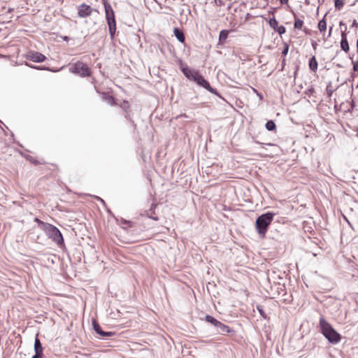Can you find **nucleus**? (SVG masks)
Wrapping results in <instances>:
<instances>
[{
    "label": "nucleus",
    "mask_w": 358,
    "mask_h": 358,
    "mask_svg": "<svg viewBox=\"0 0 358 358\" xmlns=\"http://www.w3.org/2000/svg\"><path fill=\"white\" fill-rule=\"evenodd\" d=\"M206 320L208 322L211 323L213 325H215V323L217 322V320L215 317H212L210 315H207L206 316Z\"/></svg>",
    "instance_id": "393cba45"
},
{
    "label": "nucleus",
    "mask_w": 358,
    "mask_h": 358,
    "mask_svg": "<svg viewBox=\"0 0 358 358\" xmlns=\"http://www.w3.org/2000/svg\"><path fill=\"white\" fill-rule=\"evenodd\" d=\"M268 23L269 25L274 29H276L278 27V22L275 17L271 18L268 21Z\"/></svg>",
    "instance_id": "4be33fe9"
},
{
    "label": "nucleus",
    "mask_w": 358,
    "mask_h": 358,
    "mask_svg": "<svg viewBox=\"0 0 358 358\" xmlns=\"http://www.w3.org/2000/svg\"><path fill=\"white\" fill-rule=\"evenodd\" d=\"M25 64L29 67H31V68H34V66H31L30 64H29L27 62L25 63Z\"/></svg>",
    "instance_id": "58836bf2"
},
{
    "label": "nucleus",
    "mask_w": 358,
    "mask_h": 358,
    "mask_svg": "<svg viewBox=\"0 0 358 358\" xmlns=\"http://www.w3.org/2000/svg\"><path fill=\"white\" fill-rule=\"evenodd\" d=\"M32 163H34V164H36V162L35 160H33V161H32Z\"/></svg>",
    "instance_id": "a18cd8bd"
},
{
    "label": "nucleus",
    "mask_w": 358,
    "mask_h": 358,
    "mask_svg": "<svg viewBox=\"0 0 358 358\" xmlns=\"http://www.w3.org/2000/svg\"><path fill=\"white\" fill-rule=\"evenodd\" d=\"M64 40H67V39H68V37H67V36H65V37H64Z\"/></svg>",
    "instance_id": "c03bdc74"
},
{
    "label": "nucleus",
    "mask_w": 358,
    "mask_h": 358,
    "mask_svg": "<svg viewBox=\"0 0 358 358\" xmlns=\"http://www.w3.org/2000/svg\"><path fill=\"white\" fill-rule=\"evenodd\" d=\"M92 8L85 3H83L78 6V16L80 17H86L92 14Z\"/></svg>",
    "instance_id": "6e6552de"
},
{
    "label": "nucleus",
    "mask_w": 358,
    "mask_h": 358,
    "mask_svg": "<svg viewBox=\"0 0 358 358\" xmlns=\"http://www.w3.org/2000/svg\"><path fill=\"white\" fill-rule=\"evenodd\" d=\"M326 92L328 96L331 97L334 92V90L331 87V83H329L326 88Z\"/></svg>",
    "instance_id": "5701e85b"
},
{
    "label": "nucleus",
    "mask_w": 358,
    "mask_h": 358,
    "mask_svg": "<svg viewBox=\"0 0 358 358\" xmlns=\"http://www.w3.org/2000/svg\"><path fill=\"white\" fill-rule=\"evenodd\" d=\"M308 66L312 71L315 72L317 69L318 63L315 56L310 57L308 62Z\"/></svg>",
    "instance_id": "4468645a"
},
{
    "label": "nucleus",
    "mask_w": 358,
    "mask_h": 358,
    "mask_svg": "<svg viewBox=\"0 0 358 358\" xmlns=\"http://www.w3.org/2000/svg\"><path fill=\"white\" fill-rule=\"evenodd\" d=\"M257 309L258 312L259 313L260 315L263 318L267 319V315H266V313L264 311L263 308L261 306H257Z\"/></svg>",
    "instance_id": "b1692460"
},
{
    "label": "nucleus",
    "mask_w": 358,
    "mask_h": 358,
    "mask_svg": "<svg viewBox=\"0 0 358 358\" xmlns=\"http://www.w3.org/2000/svg\"><path fill=\"white\" fill-rule=\"evenodd\" d=\"M34 351L35 352H41L43 353V348L42 347V344L38 337H36L34 341Z\"/></svg>",
    "instance_id": "2eb2a0df"
},
{
    "label": "nucleus",
    "mask_w": 358,
    "mask_h": 358,
    "mask_svg": "<svg viewBox=\"0 0 358 358\" xmlns=\"http://www.w3.org/2000/svg\"><path fill=\"white\" fill-rule=\"evenodd\" d=\"M334 5H335L336 9L340 10L343 7L344 1H343V0H334Z\"/></svg>",
    "instance_id": "412c9836"
},
{
    "label": "nucleus",
    "mask_w": 358,
    "mask_h": 358,
    "mask_svg": "<svg viewBox=\"0 0 358 358\" xmlns=\"http://www.w3.org/2000/svg\"><path fill=\"white\" fill-rule=\"evenodd\" d=\"M352 25L353 26H357V23L356 22V20H354Z\"/></svg>",
    "instance_id": "4c0bfd02"
},
{
    "label": "nucleus",
    "mask_w": 358,
    "mask_h": 358,
    "mask_svg": "<svg viewBox=\"0 0 358 358\" xmlns=\"http://www.w3.org/2000/svg\"><path fill=\"white\" fill-rule=\"evenodd\" d=\"M275 30L278 32V34L280 35H282V34H285V31H286L285 27L284 26H282V25L279 26V27L278 26V27L276 28Z\"/></svg>",
    "instance_id": "a878e982"
},
{
    "label": "nucleus",
    "mask_w": 358,
    "mask_h": 358,
    "mask_svg": "<svg viewBox=\"0 0 358 358\" xmlns=\"http://www.w3.org/2000/svg\"><path fill=\"white\" fill-rule=\"evenodd\" d=\"M124 110L129 107V103L127 101L124 102L123 106H122Z\"/></svg>",
    "instance_id": "2f4dec72"
},
{
    "label": "nucleus",
    "mask_w": 358,
    "mask_h": 358,
    "mask_svg": "<svg viewBox=\"0 0 358 358\" xmlns=\"http://www.w3.org/2000/svg\"><path fill=\"white\" fill-rule=\"evenodd\" d=\"M182 71L186 78L193 81L194 80V78L196 77L195 75L199 73L198 71L192 70L188 67L182 68Z\"/></svg>",
    "instance_id": "9d476101"
},
{
    "label": "nucleus",
    "mask_w": 358,
    "mask_h": 358,
    "mask_svg": "<svg viewBox=\"0 0 358 358\" xmlns=\"http://www.w3.org/2000/svg\"><path fill=\"white\" fill-rule=\"evenodd\" d=\"M289 0H280L281 4H287Z\"/></svg>",
    "instance_id": "72a5a7b5"
},
{
    "label": "nucleus",
    "mask_w": 358,
    "mask_h": 358,
    "mask_svg": "<svg viewBox=\"0 0 358 358\" xmlns=\"http://www.w3.org/2000/svg\"><path fill=\"white\" fill-rule=\"evenodd\" d=\"M107 23L108 25L109 33L111 38H113L116 31V22L114 17H106Z\"/></svg>",
    "instance_id": "1a4fd4ad"
},
{
    "label": "nucleus",
    "mask_w": 358,
    "mask_h": 358,
    "mask_svg": "<svg viewBox=\"0 0 358 358\" xmlns=\"http://www.w3.org/2000/svg\"><path fill=\"white\" fill-rule=\"evenodd\" d=\"M34 221L38 223V226H39V227L41 228V222H43V221H41V220H39V219H38V218H35Z\"/></svg>",
    "instance_id": "473e14b6"
},
{
    "label": "nucleus",
    "mask_w": 358,
    "mask_h": 358,
    "mask_svg": "<svg viewBox=\"0 0 358 358\" xmlns=\"http://www.w3.org/2000/svg\"><path fill=\"white\" fill-rule=\"evenodd\" d=\"M318 29L320 31H324L327 29V22L324 18L320 20L318 23Z\"/></svg>",
    "instance_id": "6ab92c4d"
},
{
    "label": "nucleus",
    "mask_w": 358,
    "mask_h": 358,
    "mask_svg": "<svg viewBox=\"0 0 358 358\" xmlns=\"http://www.w3.org/2000/svg\"><path fill=\"white\" fill-rule=\"evenodd\" d=\"M0 123H2V124H3V122H2L1 120H0Z\"/></svg>",
    "instance_id": "de8ad7c7"
},
{
    "label": "nucleus",
    "mask_w": 358,
    "mask_h": 358,
    "mask_svg": "<svg viewBox=\"0 0 358 358\" xmlns=\"http://www.w3.org/2000/svg\"><path fill=\"white\" fill-rule=\"evenodd\" d=\"M110 99L113 101V98L112 96L110 97Z\"/></svg>",
    "instance_id": "49530a36"
},
{
    "label": "nucleus",
    "mask_w": 358,
    "mask_h": 358,
    "mask_svg": "<svg viewBox=\"0 0 358 358\" xmlns=\"http://www.w3.org/2000/svg\"><path fill=\"white\" fill-rule=\"evenodd\" d=\"M103 6L106 13V17H114V11L110 6V4L107 1V0H103Z\"/></svg>",
    "instance_id": "f8f14e48"
},
{
    "label": "nucleus",
    "mask_w": 358,
    "mask_h": 358,
    "mask_svg": "<svg viewBox=\"0 0 358 358\" xmlns=\"http://www.w3.org/2000/svg\"><path fill=\"white\" fill-rule=\"evenodd\" d=\"M70 71L75 74H78L83 77L90 76V69L87 66V64H84L81 62H76L73 66L70 68Z\"/></svg>",
    "instance_id": "20e7f679"
},
{
    "label": "nucleus",
    "mask_w": 358,
    "mask_h": 358,
    "mask_svg": "<svg viewBox=\"0 0 358 358\" xmlns=\"http://www.w3.org/2000/svg\"><path fill=\"white\" fill-rule=\"evenodd\" d=\"M96 198H97L99 200H100V201H101V203H105V202H104V201H103L102 199H101V198H99V197H98V196H97Z\"/></svg>",
    "instance_id": "e433bc0d"
},
{
    "label": "nucleus",
    "mask_w": 358,
    "mask_h": 358,
    "mask_svg": "<svg viewBox=\"0 0 358 358\" xmlns=\"http://www.w3.org/2000/svg\"><path fill=\"white\" fill-rule=\"evenodd\" d=\"M43 353L35 352V355L31 358H43Z\"/></svg>",
    "instance_id": "c85d7f7f"
},
{
    "label": "nucleus",
    "mask_w": 358,
    "mask_h": 358,
    "mask_svg": "<svg viewBox=\"0 0 358 358\" xmlns=\"http://www.w3.org/2000/svg\"><path fill=\"white\" fill-rule=\"evenodd\" d=\"M174 35L176 38L181 43L185 42V37L183 31L178 28H174Z\"/></svg>",
    "instance_id": "ddd939ff"
},
{
    "label": "nucleus",
    "mask_w": 358,
    "mask_h": 358,
    "mask_svg": "<svg viewBox=\"0 0 358 358\" xmlns=\"http://www.w3.org/2000/svg\"><path fill=\"white\" fill-rule=\"evenodd\" d=\"M27 59L34 62H43L46 59V57L41 52L30 51L27 55Z\"/></svg>",
    "instance_id": "423d86ee"
},
{
    "label": "nucleus",
    "mask_w": 358,
    "mask_h": 358,
    "mask_svg": "<svg viewBox=\"0 0 358 358\" xmlns=\"http://www.w3.org/2000/svg\"><path fill=\"white\" fill-rule=\"evenodd\" d=\"M229 31L227 30L223 29L220 32L219 39L220 41H225L228 37Z\"/></svg>",
    "instance_id": "aec40b11"
},
{
    "label": "nucleus",
    "mask_w": 358,
    "mask_h": 358,
    "mask_svg": "<svg viewBox=\"0 0 358 358\" xmlns=\"http://www.w3.org/2000/svg\"><path fill=\"white\" fill-rule=\"evenodd\" d=\"M357 50H358V38H357Z\"/></svg>",
    "instance_id": "37998d69"
},
{
    "label": "nucleus",
    "mask_w": 358,
    "mask_h": 358,
    "mask_svg": "<svg viewBox=\"0 0 358 358\" xmlns=\"http://www.w3.org/2000/svg\"><path fill=\"white\" fill-rule=\"evenodd\" d=\"M275 127H276L275 124L273 120H268L266 123V129L268 131H273L275 129Z\"/></svg>",
    "instance_id": "a211bd4d"
},
{
    "label": "nucleus",
    "mask_w": 358,
    "mask_h": 358,
    "mask_svg": "<svg viewBox=\"0 0 358 358\" xmlns=\"http://www.w3.org/2000/svg\"><path fill=\"white\" fill-rule=\"evenodd\" d=\"M221 324H222V322L217 320V322H215V325H214L217 328V331H218V327H220Z\"/></svg>",
    "instance_id": "7c9ffc66"
},
{
    "label": "nucleus",
    "mask_w": 358,
    "mask_h": 358,
    "mask_svg": "<svg viewBox=\"0 0 358 358\" xmlns=\"http://www.w3.org/2000/svg\"><path fill=\"white\" fill-rule=\"evenodd\" d=\"M41 229L57 245H61L64 243L62 234L56 227L49 223L41 222Z\"/></svg>",
    "instance_id": "7ed1b4c3"
},
{
    "label": "nucleus",
    "mask_w": 358,
    "mask_h": 358,
    "mask_svg": "<svg viewBox=\"0 0 358 358\" xmlns=\"http://www.w3.org/2000/svg\"><path fill=\"white\" fill-rule=\"evenodd\" d=\"M194 78V82L196 83L199 85L204 87L206 90L209 91L210 92L216 94L217 92L215 89L211 87L209 83L203 78V76L199 73L198 74L195 75Z\"/></svg>",
    "instance_id": "39448f33"
},
{
    "label": "nucleus",
    "mask_w": 358,
    "mask_h": 358,
    "mask_svg": "<svg viewBox=\"0 0 358 358\" xmlns=\"http://www.w3.org/2000/svg\"><path fill=\"white\" fill-rule=\"evenodd\" d=\"M275 213L267 212L259 215L255 222V227L259 237L264 238L268 231V227L273 220Z\"/></svg>",
    "instance_id": "f257e3e1"
},
{
    "label": "nucleus",
    "mask_w": 358,
    "mask_h": 358,
    "mask_svg": "<svg viewBox=\"0 0 358 358\" xmlns=\"http://www.w3.org/2000/svg\"><path fill=\"white\" fill-rule=\"evenodd\" d=\"M355 106V101L352 99L350 101V108L348 109V112L352 113L353 111V109H354Z\"/></svg>",
    "instance_id": "cd10ccee"
},
{
    "label": "nucleus",
    "mask_w": 358,
    "mask_h": 358,
    "mask_svg": "<svg viewBox=\"0 0 358 358\" xmlns=\"http://www.w3.org/2000/svg\"><path fill=\"white\" fill-rule=\"evenodd\" d=\"M312 45H313V48L315 49L317 43L315 42H313V43H312Z\"/></svg>",
    "instance_id": "f704fd0d"
},
{
    "label": "nucleus",
    "mask_w": 358,
    "mask_h": 358,
    "mask_svg": "<svg viewBox=\"0 0 358 358\" xmlns=\"http://www.w3.org/2000/svg\"><path fill=\"white\" fill-rule=\"evenodd\" d=\"M320 327L324 336L331 343H338L341 341V335L333 328V327L322 317L320 319Z\"/></svg>",
    "instance_id": "f03ea898"
},
{
    "label": "nucleus",
    "mask_w": 358,
    "mask_h": 358,
    "mask_svg": "<svg viewBox=\"0 0 358 358\" xmlns=\"http://www.w3.org/2000/svg\"><path fill=\"white\" fill-rule=\"evenodd\" d=\"M231 331H232L231 329L223 323H222L221 325L220 326V327H218V331H217V332L221 334L230 333Z\"/></svg>",
    "instance_id": "dca6fc26"
},
{
    "label": "nucleus",
    "mask_w": 358,
    "mask_h": 358,
    "mask_svg": "<svg viewBox=\"0 0 358 358\" xmlns=\"http://www.w3.org/2000/svg\"><path fill=\"white\" fill-rule=\"evenodd\" d=\"M268 145H270V146H272V145H274V144L273 143H268Z\"/></svg>",
    "instance_id": "a19ab883"
},
{
    "label": "nucleus",
    "mask_w": 358,
    "mask_h": 358,
    "mask_svg": "<svg viewBox=\"0 0 358 358\" xmlns=\"http://www.w3.org/2000/svg\"><path fill=\"white\" fill-rule=\"evenodd\" d=\"M151 217L152 219L155 220H157V217Z\"/></svg>",
    "instance_id": "79ce46f5"
},
{
    "label": "nucleus",
    "mask_w": 358,
    "mask_h": 358,
    "mask_svg": "<svg viewBox=\"0 0 358 358\" xmlns=\"http://www.w3.org/2000/svg\"><path fill=\"white\" fill-rule=\"evenodd\" d=\"M288 50H289V45L287 43H285L282 54L285 56L287 55Z\"/></svg>",
    "instance_id": "bb28decb"
},
{
    "label": "nucleus",
    "mask_w": 358,
    "mask_h": 358,
    "mask_svg": "<svg viewBox=\"0 0 358 358\" xmlns=\"http://www.w3.org/2000/svg\"><path fill=\"white\" fill-rule=\"evenodd\" d=\"M92 325L94 330L99 336V338L111 336L115 334V332L103 331L99 323L94 320L92 321Z\"/></svg>",
    "instance_id": "0eeeda50"
},
{
    "label": "nucleus",
    "mask_w": 358,
    "mask_h": 358,
    "mask_svg": "<svg viewBox=\"0 0 358 358\" xmlns=\"http://www.w3.org/2000/svg\"><path fill=\"white\" fill-rule=\"evenodd\" d=\"M341 48L345 52H348L350 50L349 44L347 39V35L345 31L341 32Z\"/></svg>",
    "instance_id": "9b49d317"
},
{
    "label": "nucleus",
    "mask_w": 358,
    "mask_h": 358,
    "mask_svg": "<svg viewBox=\"0 0 358 358\" xmlns=\"http://www.w3.org/2000/svg\"><path fill=\"white\" fill-rule=\"evenodd\" d=\"M353 70L358 72V60L353 62Z\"/></svg>",
    "instance_id": "c756f323"
},
{
    "label": "nucleus",
    "mask_w": 358,
    "mask_h": 358,
    "mask_svg": "<svg viewBox=\"0 0 358 358\" xmlns=\"http://www.w3.org/2000/svg\"><path fill=\"white\" fill-rule=\"evenodd\" d=\"M37 69H42V68H39V67H38ZM43 70H45V69H48V68H43Z\"/></svg>",
    "instance_id": "ea45409f"
},
{
    "label": "nucleus",
    "mask_w": 358,
    "mask_h": 358,
    "mask_svg": "<svg viewBox=\"0 0 358 358\" xmlns=\"http://www.w3.org/2000/svg\"><path fill=\"white\" fill-rule=\"evenodd\" d=\"M303 21L299 18H297L295 17L294 18V28L301 29L303 27Z\"/></svg>",
    "instance_id": "f3484780"
},
{
    "label": "nucleus",
    "mask_w": 358,
    "mask_h": 358,
    "mask_svg": "<svg viewBox=\"0 0 358 358\" xmlns=\"http://www.w3.org/2000/svg\"><path fill=\"white\" fill-rule=\"evenodd\" d=\"M331 31H332V27H331L329 28V36H330V35H331Z\"/></svg>",
    "instance_id": "c9c22d12"
}]
</instances>
